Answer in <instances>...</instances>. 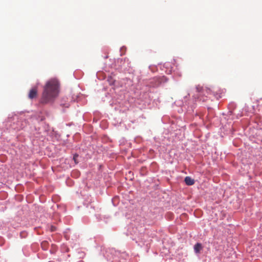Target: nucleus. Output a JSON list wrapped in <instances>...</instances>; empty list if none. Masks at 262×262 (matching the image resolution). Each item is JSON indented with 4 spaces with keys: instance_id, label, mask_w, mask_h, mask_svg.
Returning a JSON list of instances; mask_svg holds the SVG:
<instances>
[{
    "instance_id": "obj_4",
    "label": "nucleus",
    "mask_w": 262,
    "mask_h": 262,
    "mask_svg": "<svg viewBox=\"0 0 262 262\" xmlns=\"http://www.w3.org/2000/svg\"><path fill=\"white\" fill-rule=\"evenodd\" d=\"M194 251L196 253H199L200 250L202 249V245L200 243H197L194 245Z\"/></svg>"
},
{
    "instance_id": "obj_8",
    "label": "nucleus",
    "mask_w": 262,
    "mask_h": 262,
    "mask_svg": "<svg viewBox=\"0 0 262 262\" xmlns=\"http://www.w3.org/2000/svg\"><path fill=\"white\" fill-rule=\"evenodd\" d=\"M48 243L46 241H44L42 243H41V246L42 247H44V245H46V244H47Z\"/></svg>"
},
{
    "instance_id": "obj_1",
    "label": "nucleus",
    "mask_w": 262,
    "mask_h": 262,
    "mask_svg": "<svg viewBox=\"0 0 262 262\" xmlns=\"http://www.w3.org/2000/svg\"><path fill=\"white\" fill-rule=\"evenodd\" d=\"M59 82L55 78L49 80L44 86L41 102L47 103L53 100L58 95Z\"/></svg>"
},
{
    "instance_id": "obj_2",
    "label": "nucleus",
    "mask_w": 262,
    "mask_h": 262,
    "mask_svg": "<svg viewBox=\"0 0 262 262\" xmlns=\"http://www.w3.org/2000/svg\"><path fill=\"white\" fill-rule=\"evenodd\" d=\"M37 95V89L36 87L31 89L29 93L28 97L30 99L36 98Z\"/></svg>"
},
{
    "instance_id": "obj_7",
    "label": "nucleus",
    "mask_w": 262,
    "mask_h": 262,
    "mask_svg": "<svg viewBox=\"0 0 262 262\" xmlns=\"http://www.w3.org/2000/svg\"><path fill=\"white\" fill-rule=\"evenodd\" d=\"M50 230H51V231H52V232L55 231L56 230V227H55L54 226H51Z\"/></svg>"
},
{
    "instance_id": "obj_5",
    "label": "nucleus",
    "mask_w": 262,
    "mask_h": 262,
    "mask_svg": "<svg viewBox=\"0 0 262 262\" xmlns=\"http://www.w3.org/2000/svg\"><path fill=\"white\" fill-rule=\"evenodd\" d=\"M160 83H164L166 82L168 80L167 78L165 76H162L161 78H160Z\"/></svg>"
},
{
    "instance_id": "obj_3",
    "label": "nucleus",
    "mask_w": 262,
    "mask_h": 262,
    "mask_svg": "<svg viewBox=\"0 0 262 262\" xmlns=\"http://www.w3.org/2000/svg\"><path fill=\"white\" fill-rule=\"evenodd\" d=\"M185 182L187 185H192L194 183L193 179H191L190 177H186L185 178Z\"/></svg>"
},
{
    "instance_id": "obj_6",
    "label": "nucleus",
    "mask_w": 262,
    "mask_h": 262,
    "mask_svg": "<svg viewBox=\"0 0 262 262\" xmlns=\"http://www.w3.org/2000/svg\"><path fill=\"white\" fill-rule=\"evenodd\" d=\"M78 157V155H75L74 156V157H73V159H74L75 163H78V162H77V158Z\"/></svg>"
}]
</instances>
